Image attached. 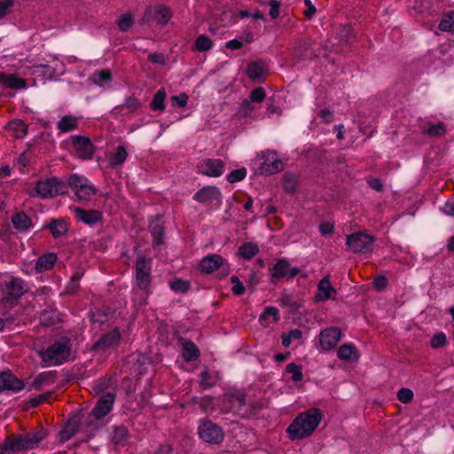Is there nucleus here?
<instances>
[{
	"mask_svg": "<svg viewBox=\"0 0 454 454\" xmlns=\"http://www.w3.org/2000/svg\"><path fill=\"white\" fill-rule=\"evenodd\" d=\"M322 419L318 409H309L297 416L286 428L292 441L304 439L313 434Z\"/></svg>",
	"mask_w": 454,
	"mask_h": 454,
	"instance_id": "obj_1",
	"label": "nucleus"
},
{
	"mask_svg": "<svg viewBox=\"0 0 454 454\" xmlns=\"http://www.w3.org/2000/svg\"><path fill=\"white\" fill-rule=\"evenodd\" d=\"M71 340L67 337H60L46 349L42 350L40 356L48 365H59L68 359L71 354Z\"/></svg>",
	"mask_w": 454,
	"mask_h": 454,
	"instance_id": "obj_2",
	"label": "nucleus"
},
{
	"mask_svg": "<svg viewBox=\"0 0 454 454\" xmlns=\"http://www.w3.org/2000/svg\"><path fill=\"white\" fill-rule=\"evenodd\" d=\"M47 435L45 429H39L37 431L28 432L21 434L19 437L5 442V448L10 449L11 451H20L32 450L39 444Z\"/></svg>",
	"mask_w": 454,
	"mask_h": 454,
	"instance_id": "obj_3",
	"label": "nucleus"
},
{
	"mask_svg": "<svg viewBox=\"0 0 454 454\" xmlns=\"http://www.w3.org/2000/svg\"><path fill=\"white\" fill-rule=\"evenodd\" d=\"M67 184L57 177L37 182L35 192L41 198H52L67 193Z\"/></svg>",
	"mask_w": 454,
	"mask_h": 454,
	"instance_id": "obj_4",
	"label": "nucleus"
},
{
	"mask_svg": "<svg viewBox=\"0 0 454 454\" xmlns=\"http://www.w3.org/2000/svg\"><path fill=\"white\" fill-rule=\"evenodd\" d=\"M198 434L200 439L211 444H218L224 439L223 428L213 421L201 419L198 427Z\"/></svg>",
	"mask_w": 454,
	"mask_h": 454,
	"instance_id": "obj_5",
	"label": "nucleus"
},
{
	"mask_svg": "<svg viewBox=\"0 0 454 454\" xmlns=\"http://www.w3.org/2000/svg\"><path fill=\"white\" fill-rule=\"evenodd\" d=\"M375 238L367 233L357 231L347 236L348 249L355 254L369 253L372 251Z\"/></svg>",
	"mask_w": 454,
	"mask_h": 454,
	"instance_id": "obj_6",
	"label": "nucleus"
},
{
	"mask_svg": "<svg viewBox=\"0 0 454 454\" xmlns=\"http://www.w3.org/2000/svg\"><path fill=\"white\" fill-rule=\"evenodd\" d=\"M67 184L74 192L80 200H90L97 192L96 188L88 179L76 174L72 175L68 178V184Z\"/></svg>",
	"mask_w": 454,
	"mask_h": 454,
	"instance_id": "obj_7",
	"label": "nucleus"
},
{
	"mask_svg": "<svg viewBox=\"0 0 454 454\" xmlns=\"http://www.w3.org/2000/svg\"><path fill=\"white\" fill-rule=\"evenodd\" d=\"M246 406V395L236 392L225 395L223 400L222 411L224 413H233L240 417L248 415L247 411H243Z\"/></svg>",
	"mask_w": 454,
	"mask_h": 454,
	"instance_id": "obj_8",
	"label": "nucleus"
},
{
	"mask_svg": "<svg viewBox=\"0 0 454 454\" xmlns=\"http://www.w3.org/2000/svg\"><path fill=\"white\" fill-rule=\"evenodd\" d=\"M137 284L141 290H146L151 283V259L138 254L136 262Z\"/></svg>",
	"mask_w": 454,
	"mask_h": 454,
	"instance_id": "obj_9",
	"label": "nucleus"
},
{
	"mask_svg": "<svg viewBox=\"0 0 454 454\" xmlns=\"http://www.w3.org/2000/svg\"><path fill=\"white\" fill-rule=\"evenodd\" d=\"M200 269L206 274H211L216 270H222L223 272L228 273L229 264L221 255L212 254L200 260Z\"/></svg>",
	"mask_w": 454,
	"mask_h": 454,
	"instance_id": "obj_10",
	"label": "nucleus"
},
{
	"mask_svg": "<svg viewBox=\"0 0 454 454\" xmlns=\"http://www.w3.org/2000/svg\"><path fill=\"white\" fill-rule=\"evenodd\" d=\"M259 157L263 160L259 168L262 174L270 176L283 170L284 164L274 152H262Z\"/></svg>",
	"mask_w": 454,
	"mask_h": 454,
	"instance_id": "obj_11",
	"label": "nucleus"
},
{
	"mask_svg": "<svg viewBox=\"0 0 454 454\" xmlns=\"http://www.w3.org/2000/svg\"><path fill=\"white\" fill-rule=\"evenodd\" d=\"M270 279L274 283L284 278H286L287 279L293 278L300 273V270L298 268L291 269L289 262L285 259L278 260L271 268H270Z\"/></svg>",
	"mask_w": 454,
	"mask_h": 454,
	"instance_id": "obj_12",
	"label": "nucleus"
},
{
	"mask_svg": "<svg viewBox=\"0 0 454 454\" xmlns=\"http://www.w3.org/2000/svg\"><path fill=\"white\" fill-rule=\"evenodd\" d=\"M72 144L75 151V156L81 160H90L95 153V146L87 137L74 136Z\"/></svg>",
	"mask_w": 454,
	"mask_h": 454,
	"instance_id": "obj_13",
	"label": "nucleus"
},
{
	"mask_svg": "<svg viewBox=\"0 0 454 454\" xmlns=\"http://www.w3.org/2000/svg\"><path fill=\"white\" fill-rule=\"evenodd\" d=\"M121 340V333L118 328L101 336L93 345L92 349L97 352L106 353L118 346Z\"/></svg>",
	"mask_w": 454,
	"mask_h": 454,
	"instance_id": "obj_14",
	"label": "nucleus"
},
{
	"mask_svg": "<svg viewBox=\"0 0 454 454\" xmlns=\"http://www.w3.org/2000/svg\"><path fill=\"white\" fill-rule=\"evenodd\" d=\"M24 387L23 381L10 371L0 372V393L4 391L18 392Z\"/></svg>",
	"mask_w": 454,
	"mask_h": 454,
	"instance_id": "obj_15",
	"label": "nucleus"
},
{
	"mask_svg": "<svg viewBox=\"0 0 454 454\" xmlns=\"http://www.w3.org/2000/svg\"><path fill=\"white\" fill-rule=\"evenodd\" d=\"M27 291L25 282L18 278H12L5 283V299L7 301H17Z\"/></svg>",
	"mask_w": 454,
	"mask_h": 454,
	"instance_id": "obj_16",
	"label": "nucleus"
},
{
	"mask_svg": "<svg viewBox=\"0 0 454 454\" xmlns=\"http://www.w3.org/2000/svg\"><path fill=\"white\" fill-rule=\"evenodd\" d=\"M341 333L337 327H330L320 333V345L324 350L333 348L340 339Z\"/></svg>",
	"mask_w": 454,
	"mask_h": 454,
	"instance_id": "obj_17",
	"label": "nucleus"
},
{
	"mask_svg": "<svg viewBox=\"0 0 454 454\" xmlns=\"http://www.w3.org/2000/svg\"><path fill=\"white\" fill-rule=\"evenodd\" d=\"M222 193L215 186H206L199 190L193 196V199L203 204H210L217 201L220 204Z\"/></svg>",
	"mask_w": 454,
	"mask_h": 454,
	"instance_id": "obj_18",
	"label": "nucleus"
},
{
	"mask_svg": "<svg viewBox=\"0 0 454 454\" xmlns=\"http://www.w3.org/2000/svg\"><path fill=\"white\" fill-rule=\"evenodd\" d=\"M114 402V395L107 393L101 396L92 410V414L96 419H102L112 410Z\"/></svg>",
	"mask_w": 454,
	"mask_h": 454,
	"instance_id": "obj_19",
	"label": "nucleus"
},
{
	"mask_svg": "<svg viewBox=\"0 0 454 454\" xmlns=\"http://www.w3.org/2000/svg\"><path fill=\"white\" fill-rule=\"evenodd\" d=\"M224 162L220 159H207L201 165V173L207 176L218 177L224 171Z\"/></svg>",
	"mask_w": 454,
	"mask_h": 454,
	"instance_id": "obj_20",
	"label": "nucleus"
},
{
	"mask_svg": "<svg viewBox=\"0 0 454 454\" xmlns=\"http://www.w3.org/2000/svg\"><path fill=\"white\" fill-rule=\"evenodd\" d=\"M178 344L182 347L183 349V358L186 362H192L198 359L200 356V350L196 347V345L190 340H187L184 337H179L177 339Z\"/></svg>",
	"mask_w": 454,
	"mask_h": 454,
	"instance_id": "obj_21",
	"label": "nucleus"
},
{
	"mask_svg": "<svg viewBox=\"0 0 454 454\" xmlns=\"http://www.w3.org/2000/svg\"><path fill=\"white\" fill-rule=\"evenodd\" d=\"M75 217L79 220L83 222L86 224H95L98 223L102 219V214L98 210L95 209H90L85 210L81 207H75L74 209Z\"/></svg>",
	"mask_w": 454,
	"mask_h": 454,
	"instance_id": "obj_22",
	"label": "nucleus"
},
{
	"mask_svg": "<svg viewBox=\"0 0 454 454\" xmlns=\"http://www.w3.org/2000/svg\"><path fill=\"white\" fill-rule=\"evenodd\" d=\"M336 290L332 286L329 276L323 278L317 285V294L316 295L317 301H326L334 299L333 294Z\"/></svg>",
	"mask_w": 454,
	"mask_h": 454,
	"instance_id": "obj_23",
	"label": "nucleus"
},
{
	"mask_svg": "<svg viewBox=\"0 0 454 454\" xmlns=\"http://www.w3.org/2000/svg\"><path fill=\"white\" fill-rule=\"evenodd\" d=\"M337 356L340 360L356 362L359 359L360 354L355 345L343 344L339 348Z\"/></svg>",
	"mask_w": 454,
	"mask_h": 454,
	"instance_id": "obj_24",
	"label": "nucleus"
},
{
	"mask_svg": "<svg viewBox=\"0 0 454 454\" xmlns=\"http://www.w3.org/2000/svg\"><path fill=\"white\" fill-rule=\"evenodd\" d=\"M80 423L76 418L68 419L64 428L59 432V442H65L71 439L79 430Z\"/></svg>",
	"mask_w": 454,
	"mask_h": 454,
	"instance_id": "obj_25",
	"label": "nucleus"
},
{
	"mask_svg": "<svg viewBox=\"0 0 454 454\" xmlns=\"http://www.w3.org/2000/svg\"><path fill=\"white\" fill-rule=\"evenodd\" d=\"M266 73L267 67L262 61L252 62L248 65L247 68V76L254 81L262 79Z\"/></svg>",
	"mask_w": 454,
	"mask_h": 454,
	"instance_id": "obj_26",
	"label": "nucleus"
},
{
	"mask_svg": "<svg viewBox=\"0 0 454 454\" xmlns=\"http://www.w3.org/2000/svg\"><path fill=\"white\" fill-rule=\"evenodd\" d=\"M129 437V430L124 426H116L113 429L112 442L115 446H125Z\"/></svg>",
	"mask_w": 454,
	"mask_h": 454,
	"instance_id": "obj_27",
	"label": "nucleus"
},
{
	"mask_svg": "<svg viewBox=\"0 0 454 454\" xmlns=\"http://www.w3.org/2000/svg\"><path fill=\"white\" fill-rule=\"evenodd\" d=\"M57 256L54 253L44 254L40 256L35 264V270L37 272H43L50 270L53 267Z\"/></svg>",
	"mask_w": 454,
	"mask_h": 454,
	"instance_id": "obj_28",
	"label": "nucleus"
},
{
	"mask_svg": "<svg viewBox=\"0 0 454 454\" xmlns=\"http://www.w3.org/2000/svg\"><path fill=\"white\" fill-rule=\"evenodd\" d=\"M44 228H48L54 238L61 237L68 231L67 223L62 219L51 220Z\"/></svg>",
	"mask_w": 454,
	"mask_h": 454,
	"instance_id": "obj_29",
	"label": "nucleus"
},
{
	"mask_svg": "<svg viewBox=\"0 0 454 454\" xmlns=\"http://www.w3.org/2000/svg\"><path fill=\"white\" fill-rule=\"evenodd\" d=\"M31 74L42 76L45 80H51L55 76V68L49 65H34L30 67Z\"/></svg>",
	"mask_w": 454,
	"mask_h": 454,
	"instance_id": "obj_30",
	"label": "nucleus"
},
{
	"mask_svg": "<svg viewBox=\"0 0 454 454\" xmlns=\"http://www.w3.org/2000/svg\"><path fill=\"white\" fill-rule=\"evenodd\" d=\"M13 227L21 231H25L31 226L30 218L24 212H18L12 217Z\"/></svg>",
	"mask_w": 454,
	"mask_h": 454,
	"instance_id": "obj_31",
	"label": "nucleus"
},
{
	"mask_svg": "<svg viewBox=\"0 0 454 454\" xmlns=\"http://www.w3.org/2000/svg\"><path fill=\"white\" fill-rule=\"evenodd\" d=\"M0 80L6 87L11 89H22L26 87L25 80L14 74H0Z\"/></svg>",
	"mask_w": 454,
	"mask_h": 454,
	"instance_id": "obj_32",
	"label": "nucleus"
},
{
	"mask_svg": "<svg viewBox=\"0 0 454 454\" xmlns=\"http://www.w3.org/2000/svg\"><path fill=\"white\" fill-rule=\"evenodd\" d=\"M78 128V121L74 116L66 115L63 116L58 122V129L61 132H68L74 130Z\"/></svg>",
	"mask_w": 454,
	"mask_h": 454,
	"instance_id": "obj_33",
	"label": "nucleus"
},
{
	"mask_svg": "<svg viewBox=\"0 0 454 454\" xmlns=\"http://www.w3.org/2000/svg\"><path fill=\"white\" fill-rule=\"evenodd\" d=\"M128 157V152L123 145H119L116 151L109 155V162L112 167L121 165Z\"/></svg>",
	"mask_w": 454,
	"mask_h": 454,
	"instance_id": "obj_34",
	"label": "nucleus"
},
{
	"mask_svg": "<svg viewBox=\"0 0 454 454\" xmlns=\"http://www.w3.org/2000/svg\"><path fill=\"white\" fill-rule=\"evenodd\" d=\"M54 376L51 372L40 373L30 384V389L39 390L42 387L53 383Z\"/></svg>",
	"mask_w": 454,
	"mask_h": 454,
	"instance_id": "obj_35",
	"label": "nucleus"
},
{
	"mask_svg": "<svg viewBox=\"0 0 454 454\" xmlns=\"http://www.w3.org/2000/svg\"><path fill=\"white\" fill-rule=\"evenodd\" d=\"M238 253L240 257L250 260L259 253V247L254 243L247 242L239 248Z\"/></svg>",
	"mask_w": 454,
	"mask_h": 454,
	"instance_id": "obj_36",
	"label": "nucleus"
},
{
	"mask_svg": "<svg viewBox=\"0 0 454 454\" xmlns=\"http://www.w3.org/2000/svg\"><path fill=\"white\" fill-rule=\"evenodd\" d=\"M150 231L153 237L154 245L159 246L163 243L164 227L159 221L153 222L150 224Z\"/></svg>",
	"mask_w": 454,
	"mask_h": 454,
	"instance_id": "obj_37",
	"label": "nucleus"
},
{
	"mask_svg": "<svg viewBox=\"0 0 454 454\" xmlns=\"http://www.w3.org/2000/svg\"><path fill=\"white\" fill-rule=\"evenodd\" d=\"M166 91L163 89L159 90L153 96L150 107L154 111H163L165 109Z\"/></svg>",
	"mask_w": 454,
	"mask_h": 454,
	"instance_id": "obj_38",
	"label": "nucleus"
},
{
	"mask_svg": "<svg viewBox=\"0 0 454 454\" xmlns=\"http://www.w3.org/2000/svg\"><path fill=\"white\" fill-rule=\"evenodd\" d=\"M439 29L442 31L454 32V11L446 12L440 24Z\"/></svg>",
	"mask_w": 454,
	"mask_h": 454,
	"instance_id": "obj_39",
	"label": "nucleus"
},
{
	"mask_svg": "<svg viewBox=\"0 0 454 454\" xmlns=\"http://www.w3.org/2000/svg\"><path fill=\"white\" fill-rule=\"evenodd\" d=\"M95 84L102 85L105 82L112 80V73L109 69H103L94 72L90 78Z\"/></svg>",
	"mask_w": 454,
	"mask_h": 454,
	"instance_id": "obj_40",
	"label": "nucleus"
},
{
	"mask_svg": "<svg viewBox=\"0 0 454 454\" xmlns=\"http://www.w3.org/2000/svg\"><path fill=\"white\" fill-rule=\"evenodd\" d=\"M284 189L287 192H294L297 189L298 176L294 173H286L283 176Z\"/></svg>",
	"mask_w": 454,
	"mask_h": 454,
	"instance_id": "obj_41",
	"label": "nucleus"
},
{
	"mask_svg": "<svg viewBox=\"0 0 454 454\" xmlns=\"http://www.w3.org/2000/svg\"><path fill=\"white\" fill-rule=\"evenodd\" d=\"M213 46V42L207 36L200 35L195 41L194 48L197 51L203 52L209 51Z\"/></svg>",
	"mask_w": 454,
	"mask_h": 454,
	"instance_id": "obj_42",
	"label": "nucleus"
},
{
	"mask_svg": "<svg viewBox=\"0 0 454 454\" xmlns=\"http://www.w3.org/2000/svg\"><path fill=\"white\" fill-rule=\"evenodd\" d=\"M134 24V18L131 13L122 14L117 20L118 28L121 32H127Z\"/></svg>",
	"mask_w": 454,
	"mask_h": 454,
	"instance_id": "obj_43",
	"label": "nucleus"
},
{
	"mask_svg": "<svg viewBox=\"0 0 454 454\" xmlns=\"http://www.w3.org/2000/svg\"><path fill=\"white\" fill-rule=\"evenodd\" d=\"M172 13L169 10V8L166 6H161L158 8L155 13V20L157 23L160 25H165L168 22V20L171 19Z\"/></svg>",
	"mask_w": 454,
	"mask_h": 454,
	"instance_id": "obj_44",
	"label": "nucleus"
},
{
	"mask_svg": "<svg viewBox=\"0 0 454 454\" xmlns=\"http://www.w3.org/2000/svg\"><path fill=\"white\" fill-rule=\"evenodd\" d=\"M9 127L13 131L14 136L18 138H21L27 134V127L20 120L11 121L9 123Z\"/></svg>",
	"mask_w": 454,
	"mask_h": 454,
	"instance_id": "obj_45",
	"label": "nucleus"
},
{
	"mask_svg": "<svg viewBox=\"0 0 454 454\" xmlns=\"http://www.w3.org/2000/svg\"><path fill=\"white\" fill-rule=\"evenodd\" d=\"M169 286L175 292L184 294L190 289L191 284L189 281L176 278L169 283Z\"/></svg>",
	"mask_w": 454,
	"mask_h": 454,
	"instance_id": "obj_46",
	"label": "nucleus"
},
{
	"mask_svg": "<svg viewBox=\"0 0 454 454\" xmlns=\"http://www.w3.org/2000/svg\"><path fill=\"white\" fill-rule=\"evenodd\" d=\"M215 385V381L213 380L211 374L207 369H205L200 374V387L203 389H209Z\"/></svg>",
	"mask_w": 454,
	"mask_h": 454,
	"instance_id": "obj_47",
	"label": "nucleus"
},
{
	"mask_svg": "<svg viewBox=\"0 0 454 454\" xmlns=\"http://www.w3.org/2000/svg\"><path fill=\"white\" fill-rule=\"evenodd\" d=\"M286 371L292 374V379L294 381H301L302 380V372L301 367L297 365L294 363H290L286 365Z\"/></svg>",
	"mask_w": 454,
	"mask_h": 454,
	"instance_id": "obj_48",
	"label": "nucleus"
},
{
	"mask_svg": "<svg viewBox=\"0 0 454 454\" xmlns=\"http://www.w3.org/2000/svg\"><path fill=\"white\" fill-rule=\"evenodd\" d=\"M246 175L247 170L245 168L234 169L227 176V180L229 183L233 184L243 180Z\"/></svg>",
	"mask_w": 454,
	"mask_h": 454,
	"instance_id": "obj_49",
	"label": "nucleus"
},
{
	"mask_svg": "<svg viewBox=\"0 0 454 454\" xmlns=\"http://www.w3.org/2000/svg\"><path fill=\"white\" fill-rule=\"evenodd\" d=\"M192 401L193 403H199L200 407L204 411H207L208 410H214L213 398L209 395H206L200 399L198 397H194Z\"/></svg>",
	"mask_w": 454,
	"mask_h": 454,
	"instance_id": "obj_50",
	"label": "nucleus"
},
{
	"mask_svg": "<svg viewBox=\"0 0 454 454\" xmlns=\"http://www.w3.org/2000/svg\"><path fill=\"white\" fill-rule=\"evenodd\" d=\"M447 344V338L443 333H438L433 336L430 345L433 348H439Z\"/></svg>",
	"mask_w": 454,
	"mask_h": 454,
	"instance_id": "obj_51",
	"label": "nucleus"
},
{
	"mask_svg": "<svg viewBox=\"0 0 454 454\" xmlns=\"http://www.w3.org/2000/svg\"><path fill=\"white\" fill-rule=\"evenodd\" d=\"M397 398L403 403H410L413 399V392L410 388L402 387L397 392Z\"/></svg>",
	"mask_w": 454,
	"mask_h": 454,
	"instance_id": "obj_52",
	"label": "nucleus"
},
{
	"mask_svg": "<svg viewBox=\"0 0 454 454\" xmlns=\"http://www.w3.org/2000/svg\"><path fill=\"white\" fill-rule=\"evenodd\" d=\"M423 132L431 137H441L445 134V128L442 123H438L437 125H432L427 129H424Z\"/></svg>",
	"mask_w": 454,
	"mask_h": 454,
	"instance_id": "obj_53",
	"label": "nucleus"
},
{
	"mask_svg": "<svg viewBox=\"0 0 454 454\" xmlns=\"http://www.w3.org/2000/svg\"><path fill=\"white\" fill-rule=\"evenodd\" d=\"M253 103L249 98L245 99L239 109V114L243 117L249 116L254 109Z\"/></svg>",
	"mask_w": 454,
	"mask_h": 454,
	"instance_id": "obj_54",
	"label": "nucleus"
},
{
	"mask_svg": "<svg viewBox=\"0 0 454 454\" xmlns=\"http://www.w3.org/2000/svg\"><path fill=\"white\" fill-rule=\"evenodd\" d=\"M231 282L233 285L231 291L235 295H241L245 292L244 285L239 281L237 276L231 277Z\"/></svg>",
	"mask_w": 454,
	"mask_h": 454,
	"instance_id": "obj_55",
	"label": "nucleus"
},
{
	"mask_svg": "<svg viewBox=\"0 0 454 454\" xmlns=\"http://www.w3.org/2000/svg\"><path fill=\"white\" fill-rule=\"evenodd\" d=\"M265 96H266V94H265L264 90L262 88L259 87L251 91V93L249 95V99L252 102L261 103L264 100Z\"/></svg>",
	"mask_w": 454,
	"mask_h": 454,
	"instance_id": "obj_56",
	"label": "nucleus"
},
{
	"mask_svg": "<svg viewBox=\"0 0 454 454\" xmlns=\"http://www.w3.org/2000/svg\"><path fill=\"white\" fill-rule=\"evenodd\" d=\"M270 317L273 318V322H277L278 320V310L277 308L267 307L264 309V312L260 316V320H266Z\"/></svg>",
	"mask_w": 454,
	"mask_h": 454,
	"instance_id": "obj_57",
	"label": "nucleus"
},
{
	"mask_svg": "<svg viewBox=\"0 0 454 454\" xmlns=\"http://www.w3.org/2000/svg\"><path fill=\"white\" fill-rule=\"evenodd\" d=\"M141 106V103L139 100L136 98H129L125 101L124 105H122L121 107V109L127 108L130 112H134L137 110Z\"/></svg>",
	"mask_w": 454,
	"mask_h": 454,
	"instance_id": "obj_58",
	"label": "nucleus"
},
{
	"mask_svg": "<svg viewBox=\"0 0 454 454\" xmlns=\"http://www.w3.org/2000/svg\"><path fill=\"white\" fill-rule=\"evenodd\" d=\"M270 5V16L272 19H277L279 16V6L280 3L277 0H270L269 2Z\"/></svg>",
	"mask_w": 454,
	"mask_h": 454,
	"instance_id": "obj_59",
	"label": "nucleus"
},
{
	"mask_svg": "<svg viewBox=\"0 0 454 454\" xmlns=\"http://www.w3.org/2000/svg\"><path fill=\"white\" fill-rule=\"evenodd\" d=\"M13 5V0L0 1V19L6 15Z\"/></svg>",
	"mask_w": 454,
	"mask_h": 454,
	"instance_id": "obj_60",
	"label": "nucleus"
},
{
	"mask_svg": "<svg viewBox=\"0 0 454 454\" xmlns=\"http://www.w3.org/2000/svg\"><path fill=\"white\" fill-rule=\"evenodd\" d=\"M51 395H52L51 392H48V393L40 395L37 397L31 399L30 403L33 407L38 406L39 404L46 402Z\"/></svg>",
	"mask_w": 454,
	"mask_h": 454,
	"instance_id": "obj_61",
	"label": "nucleus"
},
{
	"mask_svg": "<svg viewBox=\"0 0 454 454\" xmlns=\"http://www.w3.org/2000/svg\"><path fill=\"white\" fill-rule=\"evenodd\" d=\"M319 231L323 236L331 235L333 232V224L331 223H322L319 225Z\"/></svg>",
	"mask_w": 454,
	"mask_h": 454,
	"instance_id": "obj_62",
	"label": "nucleus"
},
{
	"mask_svg": "<svg viewBox=\"0 0 454 454\" xmlns=\"http://www.w3.org/2000/svg\"><path fill=\"white\" fill-rule=\"evenodd\" d=\"M187 100L188 96L185 93L172 97V101L180 107H184L187 105Z\"/></svg>",
	"mask_w": 454,
	"mask_h": 454,
	"instance_id": "obj_63",
	"label": "nucleus"
},
{
	"mask_svg": "<svg viewBox=\"0 0 454 454\" xmlns=\"http://www.w3.org/2000/svg\"><path fill=\"white\" fill-rule=\"evenodd\" d=\"M148 60L152 63H156V64H160V65H164L165 64V57L163 54H160V53H151L148 55Z\"/></svg>",
	"mask_w": 454,
	"mask_h": 454,
	"instance_id": "obj_64",
	"label": "nucleus"
}]
</instances>
